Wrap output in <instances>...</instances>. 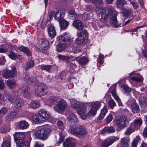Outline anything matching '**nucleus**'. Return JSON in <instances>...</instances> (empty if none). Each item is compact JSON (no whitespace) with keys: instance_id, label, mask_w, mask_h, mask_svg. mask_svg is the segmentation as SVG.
<instances>
[{"instance_id":"nucleus-1","label":"nucleus","mask_w":147,"mask_h":147,"mask_svg":"<svg viewBox=\"0 0 147 147\" xmlns=\"http://www.w3.org/2000/svg\"><path fill=\"white\" fill-rule=\"evenodd\" d=\"M69 100L73 109L77 111L78 113L80 115L82 119H86V116L85 113L87 111L86 108L75 99H71Z\"/></svg>"},{"instance_id":"nucleus-2","label":"nucleus","mask_w":147,"mask_h":147,"mask_svg":"<svg viewBox=\"0 0 147 147\" xmlns=\"http://www.w3.org/2000/svg\"><path fill=\"white\" fill-rule=\"evenodd\" d=\"M51 130L48 127H37L34 131V134L38 139L45 140L51 133Z\"/></svg>"},{"instance_id":"nucleus-3","label":"nucleus","mask_w":147,"mask_h":147,"mask_svg":"<svg viewBox=\"0 0 147 147\" xmlns=\"http://www.w3.org/2000/svg\"><path fill=\"white\" fill-rule=\"evenodd\" d=\"M70 130L72 134L79 137H84L87 134L86 129L79 125H73L70 127Z\"/></svg>"},{"instance_id":"nucleus-4","label":"nucleus","mask_w":147,"mask_h":147,"mask_svg":"<svg viewBox=\"0 0 147 147\" xmlns=\"http://www.w3.org/2000/svg\"><path fill=\"white\" fill-rule=\"evenodd\" d=\"M14 140L15 141L17 147H25L28 143L29 146L28 142L24 141L25 136L23 132H15L13 134Z\"/></svg>"},{"instance_id":"nucleus-5","label":"nucleus","mask_w":147,"mask_h":147,"mask_svg":"<svg viewBox=\"0 0 147 147\" xmlns=\"http://www.w3.org/2000/svg\"><path fill=\"white\" fill-rule=\"evenodd\" d=\"M96 11L97 13L100 14V20L102 22L104 21L107 19L108 15L111 14L113 11L112 7L110 6H108L104 8H97Z\"/></svg>"},{"instance_id":"nucleus-6","label":"nucleus","mask_w":147,"mask_h":147,"mask_svg":"<svg viewBox=\"0 0 147 147\" xmlns=\"http://www.w3.org/2000/svg\"><path fill=\"white\" fill-rule=\"evenodd\" d=\"M114 122L115 125L120 129L124 128L129 123L128 119L127 117L125 115L122 116L119 118L116 119Z\"/></svg>"},{"instance_id":"nucleus-7","label":"nucleus","mask_w":147,"mask_h":147,"mask_svg":"<svg viewBox=\"0 0 147 147\" xmlns=\"http://www.w3.org/2000/svg\"><path fill=\"white\" fill-rule=\"evenodd\" d=\"M78 38H76L75 43L78 45H81L84 44L85 42V38H87L88 33L85 30H82L80 32L77 33Z\"/></svg>"},{"instance_id":"nucleus-8","label":"nucleus","mask_w":147,"mask_h":147,"mask_svg":"<svg viewBox=\"0 0 147 147\" xmlns=\"http://www.w3.org/2000/svg\"><path fill=\"white\" fill-rule=\"evenodd\" d=\"M47 86L44 83L38 85L35 90V94L39 97H41L46 95L47 93Z\"/></svg>"},{"instance_id":"nucleus-9","label":"nucleus","mask_w":147,"mask_h":147,"mask_svg":"<svg viewBox=\"0 0 147 147\" xmlns=\"http://www.w3.org/2000/svg\"><path fill=\"white\" fill-rule=\"evenodd\" d=\"M65 11L63 9H60L56 12L53 11H51L49 13V18L52 19L54 16L55 19L58 21H61V20L64 19L63 17L65 16Z\"/></svg>"},{"instance_id":"nucleus-10","label":"nucleus","mask_w":147,"mask_h":147,"mask_svg":"<svg viewBox=\"0 0 147 147\" xmlns=\"http://www.w3.org/2000/svg\"><path fill=\"white\" fill-rule=\"evenodd\" d=\"M67 106V102L64 99H61L58 102L57 104L54 107V109L55 111L60 113L64 111Z\"/></svg>"},{"instance_id":"nucleus-11","label":"nucleus","mask_w":147,"mask_h":147,"mask_svg":"<svg viewBox=\"0 0 147 147\" xmlns=\"http://www.w3.org/2000/svg\"><path fill=\"white\" fill-rule=\"evenodd\" d=\"M119 138L114 136H111L104 140L101 144V147H108L116 141L118 140Z\"/></svg>"},{"instance_id":"nucleus-12","label":"nucleus","mask_w":147,"mask_h":147,"mask_svg":"<svg viewBox=\"0 0 147 147\" xmlns=\"http://www.w3.org/2000/svg\"><path fill=\"white\" fill-rule=\"evenodd\" d=\"M16 68L13 67L11 70L6 69L4 70L2 73V76L4 78L7 79L9 78H13L16 76Z\"/></svg>"},{"instance_id":"nucleus-13","label":"nucleus","mask_w":147,"mask_h":147,"mask_svg":"<svg viewBox=\"0 0 147 147\" xmlns=\"http://www.w3.org/2000/svg\"><path fill=\"white\" fill-rule=\"evenodd\" d=\"M57 124L58 128L62 131V132H60L59 134L60 138L58 143L59 144H60L63 142L64 138V136L63 134V130L64 128V125L63 122L61 120L58 121L57 123Z\"/></svg>"},{"instance_id":"nucleus-14","label":"nucleus","mask_w":147,"mask_h":147,"mask_svg":"<svg viewBox=\"0 0 147 147\" xmlns=\"http://www.w3.org/2000/svg\"><path fill=\"white\" fill-rule=\"evenodd\" d=\"M127 104L128 105H131V109L133 113H137L139 111V106L133 98L129 99L127 102Z\"/></svg>"},{"instance_id":"nucleus-15","label":"nucleus","mask_w":147,"mask_h":147,"mask_svg":"<svg viewBox=\"0 0 147 147\" xmlns=\"http://www.w3.org/2000/svg\"><path fill=\"white\" fill-rule=\"evenodd\" d=\"M38 115L40 116L43 123L48 120L50 117L49 113L45 109H41L38 111Z\"/></svg>"},{"instance_id":"nucleus-16","label":"nucleus","mask_w":147,"mask_h":147,"mask_svg":"<svg viewBox=\"0 0 147 147\" xmlns=\"http://www.w3.org/2000/svg\"><path fill=\"white\" fill-rule=\"evenodd\" d=\"M111 14H112L113 15L110 19V23L115 28L119 27L120 25L118 23L117 18V16L118 14L117 12L113 11Z\"/></svg>"},{"instance_id":"nucleus-17","label":"nucleus","mask_w":147,"mask_h":147,"mask_svg":"<svg viewBox=\"0 0 147 147\" xmlns=\"http://www.w3.org/2000/svg\"><path fill=\"white\" fill-rule=\"evenodd\" d=\"M76 146L74 139L71 138H67L63 143V147H75Z\"/></svg>"},{"instance_id":"nucleus-18","label":"nucleus","mask_w":147,"mask_h":147,"mask_svg":"<svg viewBox=\"0 0 147 147\" xmlns=\"http://www.w3.org/2000/svg\"><path fill=\"white\" fill-rule=\"evenodd\" d=\"M24 81L29 83H34L37 84L38 81L35 77H33L30 75H25L23 77Z\"/></svg>"},{"instance_id":"nucleus-19","label":"nucleus","mask_w":147,"mask_h":147,"mask_svg":"<svg viewBox=\"0 0 147 147\" xmlns=\"http://www.w3.org/2000/svg\"><path fill=\"white\" fill-rule=\"evenodd\" d=\"M129 138L125 137L121 139L120 145L122 147H128L130 142Z\"/></svg>"},{"instance_id":"nucleus-20","label":"nucleus","mask_w":147,"mask_h":147,"mask_svg":"<svg viewBox=\"0 0 147 147\" xmlns=\"http://www.w3.org/2000/svg\"><path fill=\"white\" fill-rule=\"evenodd\" d=\"M142 123V120L141 118H140L135 120L131 124L136 130H137L140 128Z\"/></svg>"},{"instance_id":"nucleus-21","label":"nucleus","mask_w":147,"mask_h":147,"mask_svg":"<svg viewBox=\"0 0 147 147\" xmlns=\"http://www.w3.org/2000/svg\"><path fill=\"white\" fill-rule=\"evenodd\" d=\"M72 25L76 28L78 30H81L84 28V24L80 20H76L74 21Z\"/></svg>"},{"instance_id":"nucleus-22","label":"nucleus","mask_w":147,"mask_h":147,"mask_svg":"<svg viewBox=\"0 0 147 147\" xmlns=\"http://www.w3.org/2000/svg\"><path fill=\"white\" fill-rule=\"evenodd\" d=\"M59 44L57 45L56 49L57 51L61 52L63 51L66 48L67 45L65 42H63L59 40Z\"/></svg>"},{"instance_id":"nucleus-23","label":"nucleus","mask_w":147,"mask_h":147,"mask_svg":"<svg viewBox=\"0 0 147 147\" xmlns=\"http://www.w3.org/2000/svg\"><path fill=\"white\" fill-rule=\"evenodd\" d=\"M48 32L49 36L51 38H53L56 35V32L55 28L53 25H49L48 29Z\"/></svg>"},{"instance_id":"nucleus-24","label":"nucleus","mask_w":147,"mask_h":147,"mask_svg":"<svg viewBox=\"0 0 147 147\" xmlns=\"http://www.w3.org/2000/svg\"><path fill=\"white\" fill-rule=\"evenodd\" d=\"M38 43L42 49L45 50L49 45V41L47 40L41 39L38 41Z\"/></svg>"},{"instance_id":"nucleus-25","label":"nucleus","mask_w":147,"mask_h":147,"mask_svg":"<svg viewBox=\"0 0 147 147\" xmlns=\"http://www.w3.org/2000/svg\"><path fill=\"white\" fill-rule=\"evenodd\" d=\"M76 60L78 61L79 63L81 65H85L87 64L89 61L88 58L85 57H80L78 59V58H76Z\"/></svg>"},{"instance_id":"nucleus-26","label":"nucleus","mask_w":147,"mask_h":147,"mask_svg":"<svg viewBox=\"0 0 147 147\" xmlns=\"http://www.w3.org/2000/svg\"><path fill=\"white\" fill-rule=\"evenodd\" d=\"M59 40L61 41L65 42V43L67 42H70L71 41V39L70 36L67 34H63L61 36H59Z\"/></svg>"},{"instance_id":"nucleus-27","label":"nucleus","mask_w":147,"mask_h":147,"mask_svg":"<svg viewBox=\"0 0 147 147\" xmlns=\"http://www.w3.org/2000/svg\"><path fill=\"white\" fill-rule=\"evenodd\" d=\"M40 104L38 101L33 100L28 105L29 108L36 109L40 106Z\"/></svg>"},{"instance_id":"nucleus-28","label":"nucleus","mask_w":147,"mask_h":147,"mask_svg":"<svg viewBox=\"0 0 147 147\" xmlns=\"http://www.w3.org/2000/svg\"><path fill=\"white\" fill-rule=\"evenodd\" d=\"M29 124L25 120L20 121L18 122V126L21 129H24L28 127Z\"/></svg>"},{"instance_id":"nucleus-29","label":"nucleus","mask_w":147,"mask_h":147,"mask_svg":"<svg viewBox=\"0 0 147 147\" xmlns=\"http://www.w3.org/2000/svg\"><path fill=\"white\" fill-rule=\"evenodd\" d=\"M32 121L35 124L40 123H43L41 118L36 115H34L32 116L31 118Z\"/></svg>"},{"instance_id":"nucleus-30","label":"nucleus","mask_w":147,"mask_h":147,"mask_svg":"<svg viewBox=\"0 0 147 147\" xmlns=\"http://www.w3.org/2000/svg\"><path fill=\"white\" fill-rule=\"evenodd\" d=\"M136 130L130 124V126L128 127L124 133V135L128 136Z\"/></svg>"},{"instance_id":"nucleus-31","label":"nucleus","mask_w":147,"mask_h":147,"mask_svg":"<svg viewBox=\"0 0 147 147\" xmlns=\"http://www.w3.org/2000/svg\"><path fill=\"white\" fill-rule=\"evenodd\" d=\"M28 90V88L26 86H24L22 90L23 96L25 98H28L30 96Z\"/></svg>"},{"instance_id":"nucleus-32","label":"nucleus","mask_w":147,"mask_h":147,"mask_svg":"<svg viewBox=\"0 0 147 147\" xmlns=\"http://www.w3.org/2000/svg\"><path fill=\"white\" fill-rule=\"evenodd\" d=\"M7 85L9 88L13 89L16 86V83L14 80H9L7 81Z\"/></svg>"},{"instance_id":"nucleus-33","label":"nucleus","mask_w":147,"mask_h":147,"mask_svg":"<svg viewBox=\"0 0 147 147\" xmlns=\"http://www.w3.org/2000/svg\"><path fill=\"white\" fill-rule=\"evenodd\" d=\"M115 131V128L112 127H105L101 131V132L102 133L106 132L109 133H113Z\"/></svg>"},{"instance_id":"nucleus-34","label":"nucleus","mask_w":147,"mask_h":147,"mask_svg":"<svg viewBox=\"0 0 147 147\" xmlns=\"http://www.w3.org/2000/svg\"><path fill=\"white\" fill-rule=\"evenodd\" d=\"M19 50L24 53L28 56H30L31 55V53L30 51L28 49L25 47L21 46L19 48Z\"/></svg>"},{"instance_id":"nucleus-35","label":"nucleus","mask_w":147,"mask_h":147,"mask_svg":"<svg viewBox=\"0 0 147 147\" xmlns=\"http://www.w3.org/2000/svg\"><path fill=\"white\" fill-rule=\"evenodd\" d=\"M140 104L142 107H144L146 106L147 103V100L146 98L144 96H140L139 99Z\"/></svg>"},{"instance_id":"nucleus-36","label":"nucleus","mask_w":147,"mask_h":147,"mask_svg":"<svg viewBox=\"0 0 147 147\" xmlns=\"http://www.w3.org/2000/svg\"><path fill=\"white\" fill-rule=\"evenodd\" d=\"M107 112V109L106 107H104L101 111V113L99 116L98 117V120H101L102 119L105 115Z\"/></svg>"},{"instance_id":"nucleus-37","label":"nucleus","mask_w":147,"mask_h":147,"mask_svg":"<svg viewBox=\"0 0 147 147\" xmlns=\"http://www.w3.org/2000/svg\"><path fill=\"white\" fill-rule=\"evenodd\" d=\"M59 22L60 27L62 29H65L69 25L68 22L64 19H63L61 20V21H59Z\"/></svg>"},{"instance_id":"nucleus-38","label":"nucleus","mask_w":147,"mask_h":147,"mask_svg":"<svg viewBox=\"0 0 147 147\" xmlns=\"http://www.w3.org/2000/svg\"><path fill=\"white\" fill-rule=\"evenodd\" d=\"M16 113L14 111H11L9 113L6 117L7 120L10 121L14 118L16 117Z\"/></svg>"},{"instance_id":"nucleus-39","label":"nucleus","mask_w":147,"mask_h":147,"mask_svg":"<svg viewBox=\"0 0 147 147\" xmlns=\"http://www.w3.org/2000/svg\"><path fill=\"white\" fill-rule=\"evenodd\" d=\"M14 105L16 108H20L23 105L22 101L20 99H17L15 100L14 102Z\"/></svg>"},{"instance_id":"nucleus-40","label":"nucleus","mask_w":147,"mask_h":147,"mask_svg":"<svg viewBox=\"0 0 147 147\" xmlns=\"http://www.w3.org/2000/svg\"><path fill=\"white\" fill-rule=\"evenodd\" d=\"M14 94L11 95L8 94H6L5 95L6 98L11 102H13L16 100V98L14 96Z\"/></svg>"},{"instance_id":"nucleus-41","label":"nucleus","mask_w":147,"mask_h":147,"mask_svg":"<svg viewBox=\"0 0 147 147\" xmlns=\"http://www.w3.org/2000/svg\"><path fill=\"white\" fill-rule=\"evenodd\" d=\"M68 121L70 122H76L77 121V118L75 114L72 113L71 115H69L67 118Z\"/></svg>"},{"instance_id":"nucleus-42","label":"nucleus","mask_w":147,"mask_h":147,"mask_svg":"<svg viewBox=\"0 0 147 147\" xmlns=\"http://www.w3.org/2000/svg\"><path fill=\"white\" fill-rule=\"evenodd\" d=\"M140 140V138L139 136H137L134 139L131 143V147H137L138 143Z\"/></svg>"},{"instance_id":"nucleus-43","label":"nucleus","mask_w":147,"mask_h":147,"mask_svg":"<svg viewBox=\"0 0 147 147\" xmlns=\"http://www.w3.org/2000/svg\"><path fill=\"white\" fill-rule=\"evenodd\" d=\"M116 3L117 6L120 8L123 7V5L127 3L125 0H117Z\"/></svg>"},{"instance_id":"nucleus-44","label":"nucleus","mask_w":147,"mask_h":147,"mask_svg":"<svg viewBox=\"0 0 147 147\" xmlns=\"http://www.w3.org/2000/svg\"><path fill=\"white\" fill-rule=\"evenodd\" d=\"M100 107V103L99 102L96 101L93 103L91 105V107L97 110Z\"/></svg>"},{"instance_id":"nucleus-45","label":"nucleus","mask_w":147,"mask_h":147,"mask_svg":"<svg viewBox=\"0 0 147 147\" xmlns=\"http://www.w3.org/2000/svg\"><path fill=\"white\" fill-rule=\"evenodd\" d=\"M34 63L33 61L32 60L28 61L26 64L24 66L26 69H30L32 68L34 66Z\"/></svg>"},{"instance_id":"nucleus-46","label":"nucleus","mask_w":147,"mask_h":147,"mask_svg":"<svg viewBox=\"0 0 147 147\" xmlns=\"http://www.w3.org/2000/svg\"><path fill=\"white\" fill-rule=\"evenodd\" d=\"M59 99V98L58 97L54 96L50 98L49 101L50 103L52 105L53 104H55L57 102Z\"/></svg>"},{"instance_id":"nucleus-47","label":"nucleus","mask_w":147,"mask_h":147,"mask_svg":"<svg viewBox=\"0 0 147 147\" xmlns=\"http://www.w3.org/2000/svg\"><path fill=\"white\" fill-rule=\"evenodd\" d=\"M72 57V56H67L64 55H58V57L60 59L62 60H69L71 59Z\"/></svg>"},{"instance_id":"nucleus-48","label":"nucleus","mask_w":147,"mask_h":147,"mask_svg":"<svg viewBox=\"0 0 147 147\" xmlns=\"http://www.w3.org/2000/svg\"><path fill=\"white\" fill-rule=\"evenodd\" d=\"M97 110L96 109L91 108L90 110L89 111L88 114L89 116H93L96 114Z\"/></svg>"},{"instance_id":"nucleus-49","label":"nucleus","mask_w":147,"mask_h":147,"mask_svg":"<svg viewBox=\"0 0 147 147\" xmlns=\"http://www.w3.org/2000/svg\"><path fill=\"white\" fill-rule=\"evenodd\" d=\"M8 56L11 59L15 60L16 57V55L12 51H9L7 53Z\"/></svg>"},{"instance_id":"nucleus-50","label":"nucleus","mask_w":147,"mask_h":147,"mask_svg":"<svg viewBox=\"0 0 147 147\" xmlns=\"http://www.w3.org/2000/svg\"><path fill=\"white\" fill-rule=\"evenodd\" d=\"M122 90H123L125 92L128 93L131 91V89L127 86L123 85L121 86Z\"/></svg>"},{"instance_id":"nucleus-51","label":"nucleus","mask_w":147,"mask_h":147,"mask_svg":"<svg viewBox=\"0 0 147 147\" xmlns=\"http://www.w3.org/2000/svg\"><path fill=\"white\" fill-rule=\"evenodd\" d=\"M51 68V66L50 65H42L41 67L42 70H45L48 71L50 70Z\"/></svg>"},{"instance_id":"nucleus-52","label":"nucleus","mask_w":147,"mask_h":147,"mask_svg":"<svg viewBox=\"0 0 147 147\" xmlns=\"http://www.w3.org/2000/svg\"><path fill=\"white\" fill-rule=\"evenodd\" d=\"M144 46L145 50L142 51V54L144 57L147 59V43H145L144 45Z\"/></svg>"},{"instance_id":"nucleus-53","label":"nucleus","mask_w":147,"mask_h":147,"mask_svg":"<svg viewBox=\"0 0 147 147\" xmlns=\"http://www.w3.org/2000/svg\"><path fill=\"white\" fill-rule=\"evenodd\" d=\"M139 76H139L137 77L134 76L131 77V79L132 80H133V81H135L136 82H140L142 80V79L141 77H139Z\"/></svg>"},{"instance_id":"nucleus-54","label":"nucleus","mask_w":147,"mask_h":147,"mask_svg":"<svg viewBox=\"0 0 147 147\" xmlns=\"http://www.w3.org/2000/svg\"><path fill=\"white\" fill-rule=\"evenodd\" d=\"M109 105L111 108H113L116 105V104L114 100L112 99L109 100L108 102Z\"/></svg>"},{"instance_id":"nucleus-55","label":"nucleus","mask_w":147,"mask_h":147,"mask_svg":"<svg viewBox=\"0 0 147 147\" xmlns=\"http://www.w3.org/2000/svg\"><path fill=\"white\" fill-rule=\"evenodd\" d=\"M1 146L2 147H10V142L7 140L4 141L2 144Z\"/></svg>"},{"instance_id":"nucleus-56","label":"nucleus","mask_w":147,"mask_h":147,"mask_svg":"<svg viewBox=\"0 0 147 147\" xmlns=\"http://www.w3.org/2000/svg\"><path fill=\"white\" fill-rule=\"evenodd\" d=\"M122 13L124 16L127 17L131 14V12L129 10H124L123 11Z\"/></svg>"},{"instance_id":"nucleus-57","label":"nucleus","mask_w":147,"mask_h":147,"mask_svg":"<svg viewBox=\"0 0 147 147\" xmlns=\"http://www.w3.org/2000/svg\"><path fill=\"white\" fill-rule=\"evenodd\" d=\"M8 110L6 108H3L0 110V114L4 115L7 113Z\"/></svg>"},{"instance_id":"nucleus-58","label":"nucleus","mask_w":147,"mask_h":147,"mask_svg":"<svg viewBox=\"0 0 147 147\" xmlns=\"http://www.w3.org/2000/svg\"><path fill=\"white\" fill-rule=\"evenodd\" d=\"M113 118V115L111 114L109 115L106 118V121L107 123H108L111 122Z\"/></svg>"},{"instance_id":"nucleus-59","label":"nucleus","mask_w":147,"mask_h":147,"mask_svg":"<svg viewBox=\"0 0 147 147\" xmlns=\"http://www.w3.org/2000/svg\"><path fill=\"white\" fill-rule=\"evenodd\" d=\"M69 15L72 17H74L76 18L77 16V13L74 10H71L70 11L69 13Z\"/></svg>"},{"instance_id":"nucleus-60","label":"nucleus","mask_w":147,"mask_h":147,"mask_svg":"<svg viewBox=\"0 0 147 147\" xmlns=\"http://www.w3.org/2000/svg\"><path fill=\"white\" fill-rule=\"evenodd\" d=\"M5 85L3 81L1 78H0V90H2L4 88Z\"/></svg>"},{"instance_id":"nucleus-61","label":"nucleus","mask_w":147,"mask_h":147,"mask_svg":"<svg viewBox=\"0 0 147 147\" xmlns=\"http://www.w3.org/2000/svg\"><path fill=\"white\" fill-rule=\"evenodd\" d=\"M91 16L88 14H85L83 17V19L86 21L91 18Z\"/></svg>"},{"instance_id":"nucleus-62","label":"nucleus","mask_w":147,"mask_h":147,"mask_svg":"<svg viewBox=\"0 0 147 147\" xmlns=\"http://www.w3.org/2000/svg\"><path fill=\"white\" fill-rule=\"evenodd\" d=\"M80 49L77 47H74L73 48L72 52L74 53H77L80 52Z\"/></svg>"},{"instance_id":"nucleus-63","label":"nucleus","mask_w":147,"mask_h":147,"mask_svg":"<svg viewBox=\"0 0 147 147\" xmlns=\"http://www.w3.org/2000/svg\"><path fill=\"white\" fill-rule=\"evenodd\" d=\"M88 1L92 3L97 2L98 3H102V0H88Z\"/></svg>"},{"instance_id":"nucleus-64","label":"nucleus","mask_w":147,"mask_h":147,"mask_svg":"<svg viewBox=\"0 0 147 147\" xmlns=\"http://www.w3.org/2000/svg\"><path fill=\"white\" fill-rule=\"evenodd\" d=\"M143 136L144 137H147V127L145 128L143 132Z\"/></svg>"}]
</instances>
